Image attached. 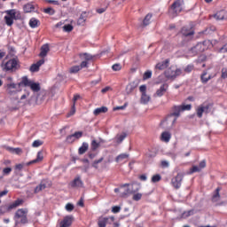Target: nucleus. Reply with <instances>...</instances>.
<instances>
[{"label":"nucleus","mask_w":227,"mask_h":227,"mask_svg":"<svg viewBox=\"0 0 227 227\" xmlns=\"http://www.w3.org/2000/svg\"><path fill=\"white\" fill-rule=\"evenodd\" d=\"M71 187H73V189H79L81 187H82L83 183L82 180L81 179V176H76L71 183H70Z\"/></svg>","instance_id":"4be33fe9"},{"label":"nucleus","mask_w":227,"mask_h":227,"mask_svg":"<svg viewBox=\"0 0 227 227\" xmlns=\"http://www.w3.org/2000/svg\"><path fill=\"white\" fill-rule=\"evenodd\" d=\"M121 210V206H114L112 207L113 214H118Z\"/></svg>","instance_id":"e2e57ef3"},{"label":"nucleus","mask_w":227,"mask_h":227,"mask_svg":"<svg viewBox=\"0 0 227 227\" xmlns=\"http://www.w3.org/2000/svg\"><path fill=\"white\" fill-rule=\"evenodd\" d=\"M129 153H121L115 158V161L123 162V160H125V159H129Z\"/></svg>","instance_id":"a19ab883"},{"label":"nucleus","mask_w":227,"mask_h":227,"mask_svg":"<svg viewBox=\"0 0 227 227\" xmlns=\"http://www.w3.org/2000/svg\"><path fill=\"white\" fill-rule=\"evenodd\" d=\"M222 79H227V67L222 69Z\"/></svg>","instance_id":"338daca9"},{"label":"nucleus","mask_w":227,"mask_h":227,"mask_svg":"<svg viewBox=\"0 0 227 227\" xmlns=\"http://www.w3.org/2000/svg\"><path fill=\"white\" fill-rule=\"evenodd\" d=\"M5 90L7 94L12 98V100L13 101V98H15L19 91H20V86H19V83L17 84L15 82H9L5 85Z\"/></svg>","instance_id":"39448f33"},{"label":"nucleus","mask_w":227,"mask_h":227,"mask_svg":"<svg viewBox=\"0 0 227 227\" xmlns=\"http://www.w3.org/2000/svg\"><path fill=\"white\" fill-rule=\"evenodd\" d=\"M181 33L184 36H192L194 35V30L187 27H183Z\"/></svg>","instance_id":"c9c22d12"},{"label":"nucleus","mask_w":227,"mask_h":227,"mask_svg":"<svg viewBox=\"0 0 227 227\" xmlns=\"http://www.w3.org/2000/svg\"><path fill=\"white\" fill-rule=\"evenodd\" d=\"M46 187H47V184H45V183L42 182L39 185H37L35 188V190H34L35 194H38V192H42V191H43Z\"/></svg>","instance_id":"ea45409f"},{"label":"nucleus","mask_w":227,"mask_h":227,"mask_svg":"<svg viewBox=\"0 0 227 227\" xmlns=\"http://www.w3.org/2000/svg\"><path fill=\"white\" fill-rule=\"evenodd\" d=\"M43 12L44 13H48V15H54V13H56V11L51 7L44 9Z\"/></svg>","instance_id":"052dcab7"},{"label":"nucleus","mask_w":227,"mask_h":227,"mask_svg":"<svg viewBox=\"0 0 227 227\" xmlns=\"http://www.w3.org/2000/svg\"><path fill=\"white\" fill-rule=\"evenodd\" d=\"M45 63V59H42L39 61H37L35 64H32L29 67V70L32 74H35V72L40 71V67Z\"/></svg>","instance_id":"6ab92c4d"},{"label":"nucleus","mask_w":227,"mask_h":227,"mask_svg":"<svg viewBox=\"0 0 227 227\" xmlns=\"http://www.w3.org/2000/svg\"><path fill=\"white\" fill-rule=\"evenodd\" d=\"M153 17V14H152V13L146 14V16L145 17V19L143 20V26H145V27L150 26Z\"/></svg>","instance_id":"58836bf2"},{"label":"nucleus","mask_w":227,"mask_h":227,"mask_svg":"<svg viewBox=\"0 0 227 227\" xmlns=\"http://www.w3.org/2000/svg\"><path fill=\"white\" fill-rule=\"evenodd\" d=\"M29 95H31V92L27 90H25V92L19 98V96H16L15 98H12V101H17L18 104H20V102H24L29 98Z\"/></svg>","instance_id":"aec40b11"},{"label":"nucleus","mask_w":227,"mask_h":227,"mask_svg":"<svg viewBox=\"0 0 227 227\" xmlns=\"http://www.w3.org/2000/svg\"><path fill=\"white\" fill-rule=\"evenodd\" d=\"M152 77V71H146L144 74L143 79L146 81V79H150Z\"/></svg>","instance_id":"69168bd1"},{"label":"nucleus","mask_w":227,"mask_h":227,"mask_svg":"<svg viewBox=\"0 0 227 227\" xmlns=\"http://www.w3.org/2000/svg\"><path fill=\"white\" fill-rule=\"evenodd\" d=\"M192 109V105H182L179 106H174V111H181V113H184V111H191Z\"/></svg>","instance_id":"cd10ccee"},{"label":"nucleus","mask_w":227,"mask_h":227,"mask_svg":"<svg viewBox=\"0 0 227 227\" xmlns=\"http://www.w3.org/2000/svg\"><path fill=\"white\" fill-rule=\"evenodd\" d=\"M104 159H106L105 155L101 156L98 160H95L91 164L92 168H94V169H97L98 171H102V169H106V168H107V162L104 161Z\"/></svg>","instance_id":"6e6552de"},{"label":"nucleus","mask_w":227,"mask_h":227,"mask_svg":"<svg viewBox=\"0 0 227 227\" xmlns=\"http://www.w3.org/2000/svg\"><path fill=\"white\" fill-rule=\"evenodd\" d=\"M22 203H24V200L18 199L16 200L14 202H12L10 206H9V210H12L13 208H17V207H20V205H22Z\"/></svg>","instance_id":"4c0bfd02"},{"label":"nucleus","mask_w":227,"mask_h":227,"mask_svg":"<svg viewBox=\"0 0 227 227\" xmlns=\"http://www.w3.org/2000/svg\"><path fill=\"white\" fill-rule=\"evenodd\" d=\"M140 91V104L142 106H148L152 102V96L148 93L146 85L139 87Z\"/></svg>","instance_id":"20e7f679"},{"label":"nucleus","mask_w":227,"mask_h":227,"mask_svg":"<svg viewBox=\"0 0 227 227\" xmlns=\"http://www.w3.org/2000/svg\"><path fill=\"white\" fill-rule=\"evenodd\" d=\"M214 17L216 20H224V19H227V12L224 10L219 11Z\"/></svg>","instance_id":"a878e982"},{"label":"nucleus","mask_w":227,"mask_h":227,"mask_svg":"<svg viewBox=\"0 0 227 227\" xmlns=\"http://www.w3.org/2000/svg\"><path fill=\"white\" fill-rule=\"evenodd\" d=\"M42 145H43V142L42 140H35L32 143L33 148H38L39 146H42Z\"/></svg>","instance_id":"5fc2aeb1"},{"label":"nucleus","mask_w":227,"mask_h":227,"mask_svg":"<svg viewBox=\"0 0 227 227\" xmlns=\"http://www.w3.org/2000/svg\"><path fill=\"white\" fill-rule=\"evenodd\" d=\"M84 67H81L80 66H73L69 68V74H78V72H81V69Z\"/></svg>","instance_id":"c03bdc74"},{"label":"nucleus","mask_w":227,"mask_h":227,"mask_svg":"<svg viewBox=\"0 0 227 227\" xmlns=\"http://www.w3.org/2000/svg\"><path fill=\"white\" fill-rule=\"evenodd\" d=\"M169 89V85L166 82L162 83L159 89L156 90L155 93L153 94L154 98H160L164 97L166 91Z\"/></svg>","instance_id":"9b49d317"},{"label":"nucleus","mask_w":227,"mask_h":227,"mask_svg":"<svg viewBox=\"0 0 227 227\" xmlns=\"http://www.w3.org/2000/svg\"><path fill=\"white\" fill-rule=\"evenodd\" d=\"M137 88V85L136 84V82H132L129 83L125 89L126 95H130L132 93V91H134V90Z\"/></svg>","instance_id":"c85d7f7f"},{"label":"nucleus","mask_w":227,"mask_h":227,"mask_svg":"<svg viewBox=\"0 0 227 227\" xmlns=\"http://www.w3.org/2000/svg\"><path fill=\"white\" fill-rule=\"evenodd\" d=\"M182 113V111L179 110H175L174 113H172L168 117H172V118H178L180 116V114Z\"/></svg>","instance_id":"680f3d73"},{"label":"nucleus","mask_w":227,"mask_h":227,"mask_svg":"<svg viewBox=\"0 0 227 227\" xmlns=\"http://www.w3.org/2000/svg\"><path fill=\"white\" fill-rule=\"evenodd\" d=\"M78 26H84L86 24V16L81 15L77 20Z\"/></svg>","instance_id":"de8ad7c7"},{"label":"nucleus","mask_w":227,"mask_h":227,"mask_svg":"<svg viewBox=\"0 0 227 227\" xmlns=\"http://www.w3.org/2000/svg\"><path fill=\"white\" fill-rule=\"evenodd\" d=\"M160 139L161 141H164V143H169V140L171 139V133L168 131L161 133Z\"/></svg>","instance_id":"e433bc0d"},{"label":"nucleus","mask_w":227,"mask_h":227,"mask_svg":"<svg viewBox=\"0 0 227 227\" xmlns=\"http://www.w3.org/2000/svg\"><path fill=\"white\" fill-rule=\"evenodd\" d=\"M45 98H47V91L41 90L40 92H37L35 97V104H43V102H45Z\"/></svg>","instance_id":"a211bd4d"},{"label":"nucleus","mask_w":227,"mask_h":227,"mask_svg":"<svg viewBox=\"0 0 227 227\" xmlns=\"http://www.w3.org/2000/svg\"><path fill=\"white\" fill-rule=\"evenodd\" d=\"M0 68L2 72H10L13 74V72H17L19 68H20V64L19 63V59H8V56H6L0 64Z\"/></svg>","instance_id":"f257e3e1"},{"label":"nucleus","mask_w":227,"mask_h":227,"mask_svg":"<svg viewBox=\"0 0 227 227\" xmlns=\"http://www.w3.org/2000/svg\"><path fill=\"white\" fill-rule=\"evenodd\" d=\"M161 178H162V177L160 176V175H159V174L154 175V176H153V177H152V182H153V184H157V182H160Z\"/></svg>","instance_id":"864d4df0"},{"label":"nucleus","mask_w":227,"mask_h":227,"mask_svg":"<svg viewBox=\"0 0 227 227\" xmlns=\"http://www.w3.org/2000/svg\"><path fill=\"white\" fill-rule=\"evenodd\" d=\"M112 68L114 72H120V70H121V65L114 64L113 65Z\"/></svg>","instance_id":"0e129e2a"},{"label":"nucleus","mask_w":227,"mask_h":227,"mask_svg":"<svg viewBox=\"0 0 227 227\" xmlns=\"http://www.w3.org/2000/svg\"><path fill=\"white\" fill-rule=\"evenodd\" d=\"M208 43H210V41L200 43L192 49V51H199V52H203V51H205V48L203 47H205V44Z\"/></svg>","instance_id":"f704fd0d"},{"label":"nucleus","mask_w":227,"mask_h":227,"mask_svg":"<svg viewBox=\"0 0 227 227\" xmlns=\"http://www.w3.org/2000/svg\"><path fill=\"white\" fill-rule=\"evenodd\" d=\"M27 208H20L16 211L14 215L16 226H19V224H27Z\"/></svg>","instance_id":"7ed1b4c3"},{"label":"nucleus","mask_w":227,"mask_h":227,"mask_svg":"<svg viewBox=\"0 0 227 227\" xmlns=\"http://www.w3.org/2000/svg\"><path fill=\"white\" fill-rule=\"evenodd\" d=\"M107 111L108 109L106 106H101V107L96 108L93 111V114L94 116H98L99 114H104L105 113H107Z\"/></svg>","instance_id":"c756f323"},{"label":"nucleus","mask_w":227,"mask_h":227,"mask_svg":"<svg viewBox=\"0 0 227 227\" xmlns=\"http://www.w3.org/2000/svg\"><path fill=\"white\" fill-rule=\"evenodd\" d=\"M164 74L167 79H176L178 75H182V69L172 66L165 71Z\"/></svg>","instance_id":"0eeeda50"},{"label":"nucleus","mask_w":227,"mask_h":227,"mask_svg":"<svg viewBox=\"0 0 227 227\" xmlns=\"http://www.w3.org/2000/svg\"><path fill=\"white\" fill-rule=\"evenodd\" d=\"M182 10H184V0H177L172 4L169 10V16L175 19Z\"/></svg>","instance_id":"423d86ee"},{"label":"nucleus","mask_w":227,"mask_h":227,"mask_svg":"<svg viewBox=\"0 0 227 227\" xmlns=\"http://www.w3.org/2000/svg\"><path fill=\"white\" fill-rule=\"evenodd\" d=\"M9 150L11 153H15L16 155H20L22 153V150L19 147L17 148L11 147Z\"/></svg>","instance_id":"8fccbe9b"},{"label":"nucleus","mask_w":227,"mask_h":227,"mask_svg":"<svg viewBox=\"0 0 227 227\" xmlns=\"http://www.w3.org/2000/svg\"><path fill=\"white\" fill-rule=\"evenodd\" d=\"M175 123H176V118L168 117L165 121H161L160 127L165 129H173Z\"/></svg>","instance_id":"f8f14e48"},{"label":"nucleus","mask_w":227,"mask_h":227,"mask_svg":"<svg viewBox=\"0 0 227 227\" xmlns=\"http://www.w3.org/2000/svg\"><path fill=\"white\" fill-rule=\"evenodd\" d=\"M114 192L118 193V196H120V198H127L129 196V194H130V192H132V191H130L129 189V184H123L122 186H121L120 188H115L114 189Z\"/></svg>","instance_id":"9d476101"},{"label":"nucleus","mask_w":227,"mask_h":227,"mask_svg":"<svg viewBox=\"0 0 227 227\" xmlns=\"http://www.w3.org/2000/svg\"><path fill=\"white\" fill-rule=\"evenodd\" d=\"M75 111H76V109H75V103H74V104H73V106H72V107H71V110H70V112L67 114V118H70V116H74V114H75Z\"/></svg>","instance_id":"4d7b16f0"},{"label":"nucleus","mask_w":227,"mask_h":227,"mask_svg":"<svg viewBox=\"0 0 227 227\" xmlns=\"http://www.w3.org/2000/svg\"><path fill=\"white\" fill-rule=\"evenodd\" d=\"M5 13H8L14 20H22V12L17 9H11L5 11Z\"/></svg>","instance_id":"2eb2a0df"},{"label":"nucleus","mask_w":227,"mask_h":227,"mask_svg":"<svg viewBox=\"0 0 227 227\" xmlns=\"http://www.w3.org/2000/svg\"><path fill=\"white\" fill-rule=\"evenodd\" d=\"M219 52H222V54H224L227 52V44H224L220 50Z\"/></svg>","instance_id":"774afa93"},{"label":"nucleus","mask_w":227,"mask_h":227,"mask_svg":"<svg viewBox=\"0 0 227 227\" xmlns=\"http://www.w3.org/2000/svg\"><path fill=\"white\" fill-rule=\"evenodd\" d=\"M62 29L66 33H70L71 31H74V26H72V24L64 25Z\"/></svg>","instance_id":"a18cd8bd"},{"label":"nucleus","mask_w":227,"mask_h":227,"mask_svg":"<svg viewBox=\"0 0 227 227\" xmlns=\"http://www.w3.org/2000/svg\"><path fill=\"white\" fill-rule=\"evenodd\" d=\"M75 138L74 137L73 135H69L66 138V143H68L69 145H72V143H74Z\"/></svg>","instance_id":"bf43d9fd"},{"label":"nucleus","mask_w":227,"mask_h":227,"mask_svg":"<svg viewBox=\"0 0 227 227\" xmlns=\"http://www.w3.org/2000/svg\"><path fill=\"white\" fill-rule=\"evenodd\" d=\"M210 79H212V74L210 73H208V71H205L201 74V81L204 84H206V82H208V81H210Z\"/></svg>","instance_id":"2f4dec72"},{"label":"nucleus","mask_w":227,"mask_h":227,"mask_svg":"<svg viewBox=\"0 0 227 227\" xmlns=\"http://www.w3.org/2000/svg\"><path fill=\"white\" fill-rule=\"evenodd\" d=\"M207 168V161L202 160L198 165H193L188 172V175H192V173H200V171L205 169Z\"/></svg>","instance_id":"ddd939ff"},{"label":"nucleus","mask_w":227,"mask_h":227,"mask_svg":"<svg viewBox=\"0 0 227 227\" xmlns=\"http://www.w3.org/2000/svg\"><path fill=\"white\" fill-rule=\"evenodd\" d=\"M219 191L220 189L219 188H216L215 190V194L213 196V201L215 203L217 201H219L221 200V195L219 194Z\"/></svg>","instance_id":"09e8293b"},{"label":"nucleus","mask_w":227,"mask_h":227,"mask_svg":"<svg viewBox=\"0 0 227 227\" xmlns=\"http://www.w3.org/2000/svg\"><path fill=\"white\" fill-rule=\"evenodd\" d=\"M49 51H51L49 44H43L41 47V52L39 53L40 58H46L47 54H49Z\"/></svg>","instance_id":"bb28decb"},{"label":"nucleus","mask_w":227,"mask_h":227,"mask_svg":"<svg viewBox=\"0 0 227 227\" xmlns=\"http://www.w3.org/2000/svg\"><path fill=\"white\" fill-rule=\"evenodd\" d=\"M72 136L74 137V140L77 141V139H81V137H82V131H76Z\"/></svg>","instance_id":"6e6d98bb"},{"label":"nucleus","mask_w":227,"mask_h":227,"mask_svg":"<svg viewBox=\"0 0 227 227\" xmlns=\"http://www.w3.org/2000/svg\"><path fill=\"white\" fill-rule=\"evenodd\" d=\"M29 88L33 91V93L37 94L42 90V85H40V82L33 81L32 83H30Z\"/></svg>","instance_id":"5701e85b"},{"label":"nucleus","mask_w":227,"mask_h":227,"mask_svg":"<svg viewBox=\"0 0 227 227\" xmlns=\"http://www.w3.org/2000/svg\"><path fill=\"white\" fill-rule=\"evenodd\" d=\"M28 25L30 27H32V29H35V27H38V26H40V20H38V19L36 18H31Z\"/></svg>","instance_id":"72a5a7b5"},{"label":"nucleus","mask_w":227,"mask_h":227,"mask_svg":"<svg viewBox=\"0 0 227 227\" xmlns=\"http://www.w3.org/2000/svg\"><path fill=\"white\" fill-rule=\"evenodd\" d=\"M89 145L86 142H83L82 146L79 148V153L80 155H82V153H86L88 152Z\"/></svg>","instance_id":"79ce46f5"},{"label":"nucleus","mask_w":227,"mask_h":227,"mask_svg":"<svg viewBox=\"0 0 227 227\" xmlns=\"http://www.w3.org/2000/svg\"><path fill=\"white\" fill-rule=\"evenodd\" d=\"M98 224L99 227H119L120 223H118L114 216H100L98 218Z\"/></svg>","instance_id":"f03ea898"},{"label":"nucleus","mask_w":227,"mask_h":227,"mask_svg":"<svg viewBox=\"0 0 227 227\" xmlns=\"http://www.w3.org/2000/svg\"><path fill=\"white\" fill-rule=\"evenodd\" d=\"M182 180H184V176H182V174H177L176 176H175L171 180L173 187H175L176 189H180L182 185Z\"/></svg>","instance_id":"dca6fc26"},{"label":"nucleus","mask_w":227,"mask_h":227,"mask_svg":"<svg viewBox=\"0 0 227 227\" xmlns=\"http://www.w3.org/2000/svg\"><path fill=\"white\" fill-rule=\"evenodd\" d=\"M33 81L30 80L29 78H27V76H23L21 78V81L20 82H19V86H25V87H27L29 88L32 84Z\"/></svg>","instance_id":"393cba45"},{"label":"nucleus","mask_w":227,"mask_h":227,"mask_svg":"<svg viewBox=\"0 0 227 227\" xmlns=\"http://www.w3.org/2000/svg\"><path fill=\"white\" fill-rule=\"evenodd\" d=\"M168 67L169 59H166L156 64L155 68H157L158 70H165V68H168Z\"/></svg>","instance_id":"b1692460"},{"label":"nucleus","mask_w":227,"mask_h":227,"mask_svg":"<svg viewBox=\"0 0 227 227\" xmlns=\"http://www.w3.org/2000/svg\"><path fill=\"white\" fill-rule=\"evenodd\" d=\"M74 208H75V206L71 202L67 203L65 206V210H67V212H74Z\"/></svg>","instance_id":"49530a36"},{"label":"nucleus","mask_w":227,"mask_h":227,"mask_svg":"<svg viewBox=\"0 0 227 227\" xmlns=\"http://www.w3.org/2000/svg\"><path fill=\"white\" fill-rule=\"evenodd\" d=\"M99 147H100V142H98L97 140H92L91 142L92 150H97Z\"/></svg>","instance_id":"603ef678"},{"label":"nucleus","mask_w":227,"mask_h":227,"mask_svg":"<svg viewBox=\"0 0 227 227\" xmlns=\"http://www.w3.org/2000/svg\"><path fill=\"white\" fill-rule=\"evenodd\" d=\"M210 106L208 105H200L196 108V114L198 118H203V114H207Z\"/></svg>","instance_id":"4468645a"},{"label":"nucleus","mask_w":227,"mask_h":227,"mask_svg":"<svg viewBox=\"0 0 227 227\" xmlns=\"http://www.w3.org/2000/svg\"><path fill=\"white\" fill-rule=\"evenodd\" d=\"M142 198H143V193L137 192L133 194L132 199L134 200V201H139V200H141Z\"/></svg>","instance_id":"13d9d810"},{"label":"nucleus","mask_w":227,"mask_h":227,"mask_svg":"<svg viewBox=\"0 0 227 227\" xmlns=\"http://www.w3.org/2000/svg\"><path fill=\"white\" fill-rule=\"evenodd\" d=\"M42 160H43V153L42 151H39L37 153L36 159L28 162L27 165L29 166V164H36V162H42Z\"/></svg>","instance_id":"473e14b6"},{"label":"nucleus","mask_w":227,"mask_h":227,"mask_svg":"<svg viewBox=\"0 0 227 227\" xmlns=\"http://www.w3.org/2000/svg\"><path fill=\"white\" fill-rule=\"evenodd\" d=\"M194 214V211L190 210V211H185L182 214L181 217L182 219H187V217H191Z\"/></svg>","instance_id":"3c124183"},{"label":"nucleus","mask_w":227,"mask_h":227,"mask_svg":"<svg viewBox=\"0 0 227 227\" xmlns=\"http://www.w3.org/2000/svg\"><path fill=\"white\" fill-rule=\"evenodd\" d=\"M125 137H127V134L126 133H121L119 134L115 137V141L118 145H120V143H122L123 140L125 139Z\"/></svg>","instance_id":"37998d69"},{"label":"nucleus","mask_w":227,"mask_h":227,"mask_svg":"<svg viewBox=\"0 0 227 227\" xmlns=\"http://www.w3.org/2000/svg\"><path fill=\"white\" fill-rule=\"evenodd\" d=\"M72 223H74V216L67 215L60 222V227H70L72 226Z\"/></svg>","instance_id":"412c9836"},{"label":"nucleus","mask_w":227,"mask_h":227,"mask_svg":"<svg viewBox=\"0 0 227 227\" xmlns=\"http://www.w3.org/2000/svg\"><path fill=\"white\" fill-rule=\"evenodd\" d=\"M4 20L6 24V26L12 27V26H13V20H15L9 13H5V16L4 17Z\"/></svg>","instance_id":"7c9ffc66"},{"label":"nucleus","mask_w":227,"mask_h":227,"mask_svg":"<svg viewBox=\"0 0 227 227\" xmlns=\"http://www.w3.org/2000/svg\"><path fill=\"white\" fill-rule=\"evenodd\" d=\"M24 13H33V12H38L36 4L27 3L23 5Z\"/></svg>","instance_id":"f3484780"},{"label":"nucleus","mask_w":227,"mask_h":227,"mask_svg":"<svg viewBox=\"0 0 227 227\" xmlns=\"http://www.w3.org/2000/svg\"><path fill=\"white\" fill-rule=\"evenodd\" d=\"M93 55L90 53H81L80 54V59H81V68H88V63L90 61H93Z\"/></svg>","instance_id":"1a4fd4ad"}]
</instances>
